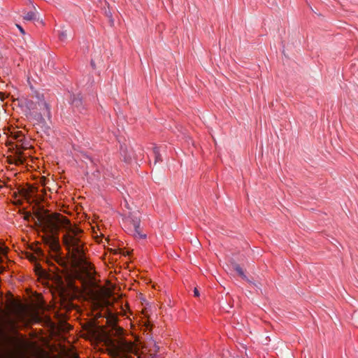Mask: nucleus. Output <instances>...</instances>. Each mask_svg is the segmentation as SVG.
<instances>
[{
	"mask_svg": "<svg viewBox=\"0 0 358 358\" xmlns=\"http://www.w3.org/2000/svg\"><path fill=\"white\" fill-rule=\"evenodd\" d=\"M40 219L52 230L62 229L64 231L62 238V243L71 256L74 266L78 267L88 278H92L93 267L87 261L85 256L84 243L82 240L83 231L78 227L72 225L66 217L59 213L41 217Z\"/></svg>",
	"mask_w": 358,
	"mask_h": 358,
	"instance_id": "obj_1",
	"label": "nucleus"
},
{
	"mask_svg": "<svg viewBox=\"0 0 358 358\" xmlns=\"http://www.w3.org/2000/svg\"><path fill=\"white\" fill-rule=\"evenodd\" d=\"M106 344L109 348L110 352L114 355L132 353L135 351L134 344L131 341H126L122 337L115 339L107 336L106 338Z\"/></svg>",
	"mask_w": 358,
	"mask_h": 358,
	"instance_id": "obj_2",
	"label": "nucleus"
},
{
	"mask_svg": "<svg viewBox=\"0 0 358 358\" xmlns=\"http://www.w3.org/2000/svg\"><path fill=\"white\" fill-rule=\"evenodd\" d=\"M52 214H42L41 213H37L36 215V217L37 218V222L41 224L44 229L49 231L50 234L43 238L44 243L48 245L50 248L54 251V252H58L60 250V244H59V240L58 236V231L59 230H52L48 226L41 222V217L43 216H48V215H52Z\"/></svg>",
	"mask_w": 358,
	"mask_h": 358,
	"instance_id": "obj_3",
	"label": "nucleus"
},
{
	"mask_svg": "<svg viewBox=\"0 0 358 358\" xmlns=\"http://www.w3.org/2000/svg\"><path fill=\"white\" fill-rule=\"evenodd\" d=\"M129 220L134 228V230L132 231L133 236L135 238H145L146 237V235L143 234L140 229V218L134 215H131L129 217Z\"/></svg>",
	"mask_w": 358,
	"mask_h": 358,
	"instance_id": "obj_4",
	"label": "nucleus"
},
{
	"mask_svg": "<svg viewBox=\"0 0 358 358\" xmlns=\"http://www.w3.org/2000/svg\"><path fill=\"white\" fill-rule=\"evenodd\" d=\"M38 106L41 111V115L50 119L51 115L49 105L45 101H41L38 103Z\"/></svg>",
	"mask_w": 358,
	"mask_h": 358,
	"instance_id": "obj_5",
	"label": "nucleus"
},
{
	"mask_svg": "<svg viewBox=\"0 0 358 358\" xmlns=\"http://www.w3.org/2000/svg\"><path fill=\"white\" fill-rule=\"evenodd\" d=\"M70 101H71V103L74 107L77 108L78 109L80 110L82 108L83 103H82V99H81L80 94L72 95L71 96Z\"/></svg>",
	"mask_w": 358,
	"mask_h": 358,
	"instance_id": "obj_6",
	"label": "nucleus"
},
{
	"mask_svg": "<svg viewBox=\"0 0 358 358\" xmlns=\"http://www.w3.org/2000/svg\"><path fill=\"white\" fill-rule=\"evenodd\" d=\"M126 150H127L126 148H124L122 145L121 146V153L124 156V161L127 162H129L132 158V153L131 152L127 153Z\"/></svg>",
	"mask_w": 358,
	"mask_h": 358,
	"instance_id": "obj_7",
	"label": "nucleus"
},
{
	"mask_svg": "<svg viewBox=\"0 0 358 358\" xmlns=\"http://www.w3.org/2000/svg\"><path fill=\"white\" fill-rule=\"evenodd\" d=\"M36 13L34 11H29L25 13L23 15V19L27 21H31L36 19Z\"/></svg>",
	"mask_w": 358,
	"mask_h": 358,
	"instance_id": "obj_8",
	"label": "nucleus"
},
{
	"mask_svg": "<svg viewBox=\"0 0 358 358\" xmlns=\"http://www.w3.org/2000/svg\"><path fill=\"white\" fill-rule=\"evenodd\" d=\"M233 268L238 273V275L243 279H246V276L244 274L243 270L238 264H233Z\"/></svg>",
	"mask_w": 358,
	"mask_h": 358,
	"instance_id": "obj_9",
	"label": "nucleus"
},
{
	"mask_svg": "<svg viewBox=\"0 0 358 358\" xmlns=\"http://www.w3.org/2000/svg\"><path fill=\"white\" fill-rule=\"evenodd\" d=\"M153 152L155 155V164H156L157 162H162V156L159 152V149L157 147H155L153 148Z\"/></svg>",
	"mask_w": 358,
	"mask_h": 358,
	"instance_id": "obj_10",
	"label": "nucleus"
},
{
	"mask_svg": "<svg viewBox=\"0 0 358 358\" xmlns=\"http://www.w3.org/2000/svg\"><path fill=\"white\" fill-rule=\"evenodd\" d=\"M112 331H113V332H112L113 335L120 336L122 334L123 329L122 328L117 327L116 324H114Z\"/></svg>",
	"mask_w": 358,
	"mask_h": 358,
	"instance_id": "obj_11",
	"label": "nucleus"
},
{
	"mask_svg": "<svg viewBox=\"0 0 358 358\" xmlns=\"http://www.w3.org/2000/svg\"><path fill=\"white\" fill-rule=\"evenodd\" d=\"M15 154H16L17 156L15 158V164H22L23 163V159H22V152L20 151V150H17Z\"/></svg>",
	"mask_w": 358,
	"mask_h": 358,
	"instance_id": "obj_12",
	"label": "nucleus"
},
{
	"mask_svg": "<svg viewBox=\"0 0 358 358\" xmlns=\"http://www.w3.org/2000/svg\"><path fill=\"white\" fill-rule=\"evenodd\" d=\"M14 138L17 139L19 141H22L23 138V134L22 131H16L14 133Z\"/></svg>",
	"mask_w": 358,
	"mask_h": 358,
	"instance_id": "obj_13",
	"label": "nucleus"
},
{
	"mask_svg": "<svg viewBox=\"0 0 358 358\" xmlns=\"http://www.w3.org/2000/svg\"><path fill=\"white\" fill-rule=\"evenodd\" d=\"M59 39L61 41H64L65 39H66L67 38V33H66V31H62L60 33H59Z\"/></svg>",
	"mask_w": 358,
	"mask_h": 358,
	"instance_id": "obj_14",
	"label": "nucleus"
},
{
	"mask_svg": "<svg viewBox=\"0 0 358 358\" xmlns=\"http://www.w3.org/2000/svg\"><path fill=\"white\" fill-rule=\"evenodd\" d=\"M17 27L19 29L20 31L22 34H25V31L24 30V29L20 26V25H18V24H16Z\"/></svg>",
	"mask_w": 358,
	"mask_h": 358,
	"instance_id": "obj_15",
	"label": "nucleus"
},
{
	"mask_svg": "<svg viewBox=\"0 0 358 358\" xmlns=\"http://www.w3.org/2000/svg\"><path fill=\"white\" fill-rule=\"evenodd\" d=\"M194 294L195 296H199V291H198V289L196 288H194Z\"/></svg>",
	"mask_w": 358,
	"mask_h": 358,
	"instance_id": "obj_16",
	"label": "nucleus"
},
{
	"mask_svg": "<svg viewBox=\"0 0 358 358\" xmlns=\"http://www.w3.org/2000/svg\"><path fill=\"white\" fill-rule=\"evenodd\" d=\"M18 317H19L20 319H22V317H22V314H19V315H18Z\"/></svg>",
	"mask_w": 358,
	"mask_h": 358,
	"instance_id": "obj_17",
	"label": "nucleus"
},
{
	"mask_svg": "<svg viewBox=\"0 0 358 358\" xmlns=\"http://www.w3.org/2000/svg\"><path fill=\"white\" fill-rule=\"evenodd\" d=\"M29 217H31V215H27L26 216V219H29Z\"/></svg>",
	"mask_w": 358,
	"mask_h": 358,
	"instance_id": "obj_18",
	"label": "nucleus"
},
{
	"mask_svg": "<svg viewBox=\"0 0 358 358\" xmlns=\"http://www.w3.org/2000/svg\"><path fill=\"white\" fill-rule=\"evenodd\" d=\"M91 64H92V66H94V64L93 62H91Z\"/></svg>",
	"mask_w": 358,
	"mask_h": 358,
	"instance_id": "obj_19",
	"label": "nucleus"
},
{
	"mask_svg": "<svg viewBox=\"0 0 358 358\" xmlns=\"http://www.w3.org/2000/svg\"><path fill=\"white\" fill-rule=\"evenodd\" d=\"M91 64H92V66H94V64L93 62H91Z\"/></svg>",
	"mask_w": 358,
	"mask_h": 358,
	"instance_id": "obj_20",
	"label": "nucleus"
}]
</instances>
